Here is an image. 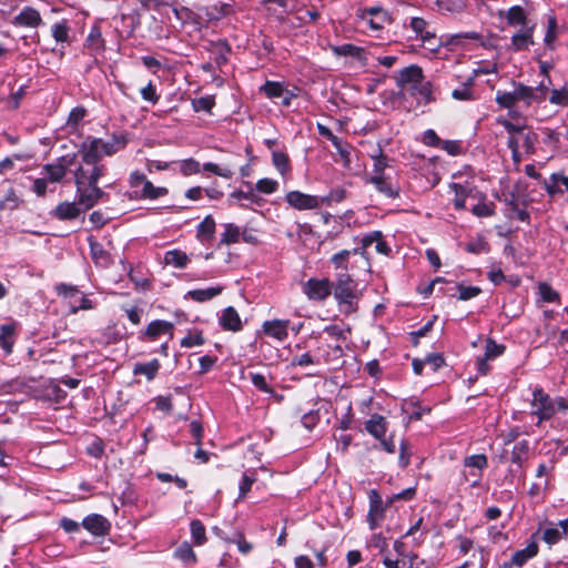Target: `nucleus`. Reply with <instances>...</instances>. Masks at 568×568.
<instances>
[{"label": "nucleus", "mask_w": 568, "mask_h": 568, "mask_svg": "<svg viewBox=\"0 0 568 568\" xmlns=\"http://www.w3.org/2000/svg\"><path fill=\"white\" fill-rule=\"evenodd\" d=\"M124 135H113L110 140L104 141L98 138H88L81 145L80 152L82 161L85 164H95L103 156H110L122 150L126 145Z\"/></svg>", "instance_id": "1"}, {"label": "nucleus", "mask_w": 568, "mask_h": 568, "mask_svg": "<svg viewBox=\"0 0 568 568\" xmlns=\"http://www.w3.org/2000/svg\"><path fill=\"white\" fill-rule=\"evenodd\" d=\"M532 415L538 416L541 420L550 419L557 412L568 409V399L557 397L551 399L541 388H535L532 392Z\"/></svg>", "instance_id": "2"}, {"label": "nucleus", "mask_w": 568, "mask_h": 568, "mask_svg": "<svg viewBox=\"0 0 568 568\" xmlns=\"http://www.w3.org/2000/svg\"><path fill=\"white\" fill-rule=\"evenodd\" d=\"M331 263L335 270L346 273L355 266L366 271H368L371 266L367 256H364V253L359 252V248L343 250L331 257Z\"/></svg>", "instance_id": "3"}, {"label": "nucleus", "mask_w": 568, "mask_h": 568, "mask_svg": "<svg viewBox=\"0 0 568 568\" xmlns=\"http://www.w3.org/2000/svg\"><path fill=\"white\" fill-rule=\"evenodd\" d=\"M536 141V133L530 130H526V128L521 131V133L509 136L508 148L511 150L513 160L517 163L520 162L523 155L521 151L525 153H532L535 150Z\"/></svg>", "instance_id": "4"}, {"label": "nucleus", "mask_w": 568, "mask_h": 568, "mask_svg": "<svg viewBox=\"0 0 568 568\" xmlns=\"http://www.w3.org/2000/svg\"><path fill=\"white\" fill-rule=\"evenodd\" d=\"M334 296L341 304H346L349 308L356 297L355 284L349 273L338 272Z\"/></svg>", "instance_id": "5"}, {"label": "nucleus", "mask_w": 568, "mask_h": 568, "mask_svg": "<svg viewBox=\"0 0 568 568\" xmlns=\"http://www.w3.org/2000/svg\"><path fill=\"white\" fill-rule=\"evenodd\" d=\"M162 336L172 339L174 336V324L163 320H155L148 324L139 335L142 342H156Z\"/></svg>", "instance_id": "6"}, {"label": "nucleus", "mask_w": 568, "mask_h": 568, "mask_svg": "<svg viewBox=\"0 0 568 568\" xmlns=\"http://www.w3.org/2000/svg\"><path fill=\"white\" fill-rule=\"evenodd\" d=\"M75 155H64L54 163L45 164L42 169L44 178L52 182H60L67 174L68 169L74 163Z\"/></svg>", "instance_id": "7"}, {"label": "nucleus", "mask_w": 568, "mask_h": 568, "mask_svg": "<svg viewBox=\"0 0 568 568\" xmlns=\"http://www.w3.org/2000/svg\"><path fill=\"white\" fill-rule=\"evenodd\" d=\"M286 202L298 211L315 210L321 206L324 199L316 195L303 193L301 191H291L285 195Z\"/></svg>", "instance_id": "8"}, {"label": "nucleus", "mask_w": 568, "mask_h": 568, "mask_svg": "<svg viewBox=\"0 0 568 568\" xmlns=\"http://www.w3.org/2000/svg\"><path fill=\"white\" fill-rule=\"evenodd\" d=\"M369 510L367 514V523L372 530L381 526L385 518V507L383 499L377 490L372 489L368 493Z\"/></svg>", "instance_id": "9"}, {"label": "nucleus", "mask_w": 568, "mask_h": 568, "mask_svg": "<svg viewBox=\"0 0 568 568\" xmlns=\"http://www.w3.org/2000/svg\"><path fill=\"white\" fill-rule=\"evenodd\" d=\"M303 292L314 301L325 300L332 292V284L327 278H310L303 284Z\"/></svg>", "instance_id": "10"}, {"label": "nucleus", "mask_w": 568, "mask_h": 568, "mask_svg": "<svg viewBox=\"0 0 568 568\" xmlns=\"http://www.w3.org/2000/svg\"><path fill=\"white\" fill-rule=\"evenodd\" d=\"M535 23H531V26H524V28H519V30L516 31L510 38L509 49L515 52L528 50L535 43Z\"/></svg>", "instance_id": "11"}, {"label": "nucleus", "mask_w": 568, "mask_h": 568, "mask_svg": "<svg viewBox=\"0 0 568 568\" xmlns=\"http://www.w3.org/2000/svg\"><path fill=\"white\" fill-rule=\"evenodd\" d=\"M85 184H77V199L79 206H82L83 210H89L93 207L99 200L104 195V192L98 186Z\"/></svg>", "instance_id": "12"}, {"label": "nucleus", "mask_w": 568, "mask_h": 568, "mask_svg": "<svg viewBox=\"0 0 568 568\" xmlns=\"http://www.w3.org/2000/svg\"><path fill=\"white\" fill-rule=\"evenodd\" d=\"M424 80L423 69L417 64H410L399 70L395 75V81L400 91L407 87H412L414 83Z\"/></svg>", "instance_id": "13"}, {"label": "nucleus", "mask_w": 568, "mask_h": 568, "mask_svg": "<svg viewBox=\"0 0 568 568\" xmlns=\"http://www.w3.org/2000/svg\"><path fill=\"white\" fill-rule=\"evenodd\" d=\"M499 19H504L509 27L531 26L528 21L527 12L520 6H513L507 10H499L497 13Z\"/></svg>", "instance_id": "14"}, {"label": "nucleus", "mask_w": 568, "mask_h": 568, "mask_svg": "<svg viewBox=\"0 0 568 568\" xmlns=\"http://www.w3.org/2000/svg\"><path fill=\"white\" fill-rule=\"evenodd\" d=\"M288 320L265 321L262 325L263 333L278 342H283L288 336Z\"/></svg>", "instance_id": "15"}, {"label": "nucleus", "mask_w": 568, "mask_h": 568, "mask_svg": "<svg viewBox=\"0 0 568 568\" xmlns=\"http://www.w3.org/2000/svg\"><path fill=\"white\" fill-rule=\"evenodd\" d=\"M402 92L414 97L418 104H427L434 100L432 84L424 80L414 83L412 87H407Z\"/></svg>", "instance_id": "16"}, {"label": "nucleus", "mask_w": 568, "mask_h": 568, "mask_svg": "<svg viewBox=\"0 0 568 568\" xmlns=\"http://www.w3.org/2000/svg\"><path fill=\"white\" fill-rule=\"evenodd\" d=\"M362 246L358 247L359 252L364 253V256H366V250L374 245L375 251L383 255H388L390 253V247L387 245V243L383 240L382 232L374 231L363 236L362 239Z\"/></svg>", "instance_id": "17"}, {"label": "nucleus", "mask_w": 568, "mask_h": 568, "mask_svg": "<svg viewBox=\"0 0 568 568\" xmlns=\"http://www.w3.org/2000/svg\"><path fill=\"white\" fill-rule=\"evenodd\" d=\"M82 526L94 536H104L110 529L108 519L99 514L87 516L82 521Z\"/></svg>", "instance_id": "18"}, {"label": "nucleus", "mask_w": 568, "mask_h": 568, "mask_svg": "<svg viewBox=\"0 0 568 568\" xmlns=\"http://www.w3.org/2000/svg\"><path fill=\"white\" fill-rule=\"evenodd\" d=\"M92 169L87 170L80 166L74 173L75 184L97 185L99 179L103 175L104 166L92 164Z\"/></svg>", "instance_id": "19"}, {"label": "nucleus", "mask_w": 568, "mask_h": 568, "mask_svg": "<svg viewBox=\"0 0 568 568\" xmlns=\"http://www.w3.org/2000/svg\"><path fill=\"white\" fill-rule=\"evenodd\" d=\"M13 24L18 27L37 28L42 24V18L37 9L24 7L19 14L14 17Z\"/></svg>", "instance_id": "20"}, {"label": "nucleus", "mask_w": 568, "mask_h": 568, "mask_svg": "<svg viewBox=\"0 0 568 568\" xmlns=\"http://www.w3.org/2000/svg\"><path fill=\"white\" fill-rule=\"evenodd\" d=\"M542 185L550 196L562 194L565 191H568V175L560 172L552 173L548 179L544 180Z\"/></svg>", "instance_id": "21"}, {"label": "nucleus", "mask_w": 568, "mask_h": 568, "mask_svg": "<svg viewBox=\"0 0 568 568\" xmlns=\"http://www.w3.org/2000/svg\"><path fill=\"white\" fill-rule=\"evenodd\" d=\"M333 52L341 57H352L356 59L362 67L367 65V52L364 48L352 43H344L333 48Z\"/></svg>", "instance_id": "22"}, {"label": "nucleus", "mask_w": 568, "mask_h": 568, "mask_svg": "<svg viewBox=\"0 0 568 568\" xmlns=\"http://www.w3.org/2000/svg\"><path fill=\"white\" fill-rule=\"evenodd\" d=\"M545 89L546 85L544 83H540V85L536 89L520 85L517 88L518 102L524 101L527 105H529L535 101H542L546 99Z\"/></svg>", "instance_id": "23"}, {"label": "nucleus", "mask_w": 568, "mask_h": 568, "mask_svg": "<svg viewBox=\"0 0 568 568\" xmlns=\"http://www.w3.org/2000/svg\"><path fill=\"white\" fill-rule=\"evenodd\" d=\"M387 420L379 414H373L369 419L365 422L366 432L375 439H383L387 432Z\"/></svg>", "instance_id": "24"}, {"label": "nucleus", "mask_w": 568, "mask_h": 568, "mask_svg": "<svg viewBox=\"0 0 568 568\" xmlns=\"http://www.w3.org/2000/svg\"><path fill=\"white\" fill-rule=\"evenodd\" d=\"M219 323L225 331L237 332L242 328L241 317L237 311L232 306L223 310Z\"/></svg>", "instance_id": "25"}, {"label": "nucleus", "mask_w": 568, "mask_h": 568, "mask_svg": "<svg viewBox=\"0 0 568 568\" xmlns=\"http://www.w3.org/2000/svg\"><path fill=\"white\" fill-rule=\"evenodd\" d=\"M488 465L487 457L484 454L471 455L465 458L464 466L466 468H474L478 471H469V475L475 477V480L471 483V486H476L481 477L480 471L485 469Z\"/></svg>", "instance_id": "26"}, {"label": "nucleus", "mask_w": 568, "mask_h": 568, "mask_svg": "<svg viewBox=\"0 0 568 568\" xmlns=\"http://www.w3.org/2000/svg\"><path fill=\"white\" fill-rule=\"evenodd\" d=\"M568 531V518L557 525L547 527L542 532V540L548 545L557 544Z\"/></svg>", "instance_id": "27"}, {"label": "nucleus", "mask_w": 568, "mask_h": 568, "mask_svg": "<svg viewBox=\"0 0 568 568\" xmlns=\"http://www.w3.org/2000/svg\"><path fill=\"white\" fill-rule=\"evenodd\" d=\"M538 545L536 541H530L525 548L515 551L511 556L509 564L513 567H523L529 559L534 558L538 554Z\"/></svg>", "instance_id": "28"}, {"label": "nucleus", "mask_w": 568, "mask_h": 568, "mask_svg": "<svg viewBox=\"0 0 568 568\" xmlns=\"http://www.w3.org/2000/svg\"><path fill=\"white\" fill-rule=\"evenodd\" d=\"M189 262V255L178 248L166 251L163 256V263L175 268H185Z\"/></svg>", "instance_id": "29"}, {"label": "nucleus", "mask_w": 568, "mask_h": 568, "mask_svg": "<svg viewBox=\"0 0 568 568\" xmlns=\"http://www.w3.org/2000/svg\"><path fill=\"white\" fill-rule=\"evenodd\" d=\"M369 183H372L379 193L387 197L394 199L398 195L397 189L385 175H372L369 178Z\"/></svg>", "instance_id": "30"}, {"label": "nucleus", "mask_w": 568, "mask_h": 568, "mask_svg": "<svg viewBox=\"0 0 568 568\" xmlns=\"http://www.w3.org/2000/svg\"><path fill=\"white\" fill-rule=\"evenodd\" d=\"M248 191H234L230 194V199L236 202L240 206L248 209L253 204H260L258 196L253 192L251 184L246 183Z\"/></svg>", "instance_id": "31"}, {"label": "nucleus", "mask_w": 568, "mask_h": 568, "mask_svg": "<svg viewBox=\"0 0 568 568\" xmlns=\"http://www.w3.org/2000/svg\"><path fill=\"white\" fill-rule=\"evenodd\" d=\"M18 327L16 321L0 325V344L7 354L12 352L13 341L11 339Z\"/></svg>", "instance_id": "32"}, {"label": "nucleus", "mask_w": 568, "mask_h": 568, "mask_svg": "<svg viewBox=\"0 0 568 568\" xmlns=\"http://www.w3.org/2000/svg\"><path fill=\"white\" fill-rule=\"evenodd\" d=\"M222 292H223V286L216 285V286H211V287H206V288H197V290L189 291L186 296L195 302L203 303V302L210 301V300L219 296Z\"/></svg>", "instance_id": "33"}, {"label": "nucleus", "mask_w": 568, "mask_h": 568, "mask_svg": "<svg viewBox=\"0 0 568 568\" xmlns=\"http://www.w3.org/2000/svg\"><path fill=\"white\" fill-rule=\"evenodd\" d=\"M81 213V209L75 202L60 203L54 210V216L59 220H73Z\"/></svg>", "instance_id": "34"}, {"label": "nucleus", "mask_w": 568, "mask_h": 568, "mask_svg": "<svg viewBox=\"0 0 568 568\" xmlns=\"http://www.w3.org/2000/svg\"><path fill=\"white\" fill-rule=\"evenodd\" d=\"M160 366L161 365L158 359H152L148 363H136L133 367V374L144 375L148 381H152L156 376Z\"/></svg>", "instance_id": "35"}, {"label": "nucleus", "mask_w": 568, "mask_h": 568, "mask_svg": "<svg viewBox=\"0 0 568 568\" xmlns=\"http://www.w3.org/2000/svg\"><path fill=\"white\" fill-rule=\"evenodd\" d=\"M272 163L277 172L285 176L291 171V163L288 155L280 150L272 151Z\"/></svg>", "instance_id": "36"}, {"label": "nucleus", "mask_w": 568, "mask_h": 568, "mask_svg": "<svg viewBox=\"0 0 568 568\" xmlns=\"http://www.w3.org/2000/svg\"><path fill=\"white\" fill-rule=\"evenodd\" d=\"M70 31L67 20L57 22L51 28L52 37L58 43H69L71 41Z\"/></svg>", "instance_id": "37"}, {"label": "nucleus", "mask_w": 568, "mask_h": 568, "mask_svg": "<svg viewBox=\"0 0 568 568\" xmlns=\"http://www.w3.org/2000/svg\"><path fill=\"white\" fill-rule=\"evenodd\" d=\"M233 12L231 3L220 2L206 8V16L210 20H220Z\"/></svg>", "instance_id": "38"}, {"label": "nucleus", "mask_w": 568, "mask_h": 568, "mask_svg": "<svg viewBox=\"0 0 568 568\" xmlns=\"http://www.w3.org/2000/svg\"><path fill=\"white\" fill-rule=\"evenodd\" d=\"M215 232V221L211 215H207L199 225H197V237L200 241L204 242L211 240Z\"/></svg>", "instance_id": "39"}, {"label": "nucleus", "mask_w": 568, "mask_h": 568, "mask_svg": "<svg viewBox=\"0 0 568 568\" xmlns=\"http://www.w3.org/2000/svg\"><path fill=\"white\" fill-rule=\"evenodd\" d=\"M373 160L372 175H385V170L389 165V159L378 148L376 153L371 155Z\"/></svg>", "instance_id": "40"}, {"label": "nucleus", "mask_w": 568, "mask_h": 568, "mask_svg": "<svg viewBox=\"0 0 568 568\" xmlns=\"http://www.w3.org/2000/svg\"><path fill=\"white\" fill-rule=\"evenodd\" d=\"M241 231L240 227L233 223L224 224V232L221 234V244H233L240 241Z\"/></svg>", "instance_id": "41"}, {"label": "nucleus", "mask_w": 568, "mask_h": 568, "mask_svg": "<svg viewBox=\"0 0 568 568\" xmlns=\"http://www.w3.org/2000/svg\"><path fill=\"white\" fill-rule=\"evenodd\" d=\"M285 87L281 82L276 81H266L262 87L261 91L268 98V99H278L283 94H285Z\"/></svg>", "instance_id": "42"}, {"label": "nucleus", "mask_w": 568, "mask_h": 568, "mask_svg": "<svg viewBox=\"0 0 568 568\" xmlns=\"http://www.w3.org/2000/svg\"><path fill=\"white\" fill-rule=\"evenodd\" d=\"M168 190L165 187L154 186L150 181L144 182L140 191L141 197L149 200H156L164 196Z\"/></svg>", "instance_id": "43"}, {"label": "nucleus", "mask_w": 568, "mask_h": 568, "mask_svg": "<svg viewBox=\"0 0 568 568\" xmlns=\"http://www.w3.org/2000/svg\"><path fill=\"white\" fill-rule=\"evenodd\" d=\"M529 452V443L527 440L518 442L511 452V462L519 466L527 459Z\"/></svg>", "instance_id": "44"}, {"label": "nucleus", "mask_w": 568, "mask_h": 568, "mask_svg": "<svg viewBox=\"0 0 568 568\" xmlns=\"http://www.w3.org/2000/svg\"><path fill=\"white\" fill-rule=\"evenodd\" d=\"M175 558L180 559L184 564H193L196 561L195 552L187 542H182L174 551Z\"/></svg>", "instance_id": "45"}, {"label": "nucleus", "mask_w": 568, "mask_h": 568, "mask_svg": "<svg viewBox=\"0 0 568 568\" xmlns=\"http://www.w3.org/2000/svg\"><path fill=\"white\" fill-rule=\"evenodd\" d=\"M450 189L455 193L454 206L457 210H464L465 209V204H466V197L468 195L467 187L462 185V184H459V183H452L450 184Z\"/></svg>", "instance_id": "46"}, {"label": "nucleus", "mask_w": 568, "mask_h": 568, "mask_svg": "<svg viewBox=\"0 0 568 568\" xmlns=\"http://www.w3.org/2000/svg\"><path fill=\"white\" fill-rule=\"evenodd\" d=\"M88 47L93 51H101L104 47V40L102 39L101 30L98 27H93L87 38Z\"/></svg>", "instance_id": "47"}, {"label": "nucleus", "mask_w": 568, "mask_h": 568, "mask_svg": "<svg viewBox=\"0 0 568 568\" xmlns=\"http://www.w3.org/2000/svg\"><path fill=\"white\" fill-rule=\"evenodd\" d=\"M191 535L195 545L201 546L206 540L205 527L203 524L194 519L190 524Z\"/></svg>", "instance_id": "48"}, {"label": "nucleus", "mask_w": 568, "mask_h": 568, "mask_svg": "<svg viewBox=\"0 0 568 568\" xmlns=\"http://www.w3.org/2000/svg\"><path fill=\"white\" fill-rule=\"evenodd\" d=\"M496 102L504 108H511L516 102H518L517 88L513 92L498 91L496 94Z\"/></svg>", "instance_id": "49"}, {"label": "nucleus", "mask_w": 568, "mask_h": 568, "mask_svg": "<svg viewBox=\"0 0 568 568\" xmlns=\"http://www.w3.org/2000/svg\"><path fill=\"white\" fill-rule=\"evenodd\" d=\"M538 292L544 302L547 303H554L559 302V293L555 291L550 285L547 283H540L538 286Z\"/></svg>", "instance_id": "50"}, {"label": "nucleus", "mask_w": 568, "mask_h": 568, "mask_svg": "<svg viewBox=\"0 0 568 568\" xmlns=\"http://www.w3.org/2000/svg\"><path fill=\"white\" fill-rule=\"evenodd\" d=\"M549 102L559 106H568V90L565 87L554 89L550 93Z\"/></svg>", "instance_id": "51"}, {"label": "nucleus", "mask_w": 568, "mask_h": 568, "mask_svg": "<svg viewBox=\"0 0 568 568\" xmlns=\"http://www.w3.org/2000/svg\"><path fill=\"white\" fill-rule=\"evenodd\" d=\"M255 189L264 194H273L278 190V182L273 179L264 178L256 182Z\"/></svg>", "instance_id": "52"}, {"label": "nucleus", "mask_w": 568, "mask_h": 568, "mask_svg": "<svg viewBox=\"0 0 568 568\" xmlns=\"http://www.w3.org/2000/svg\"><path fill=\"white\" fill-rule=\"evenodd\" d=\"M321 345L318 346V349L323 352V355H325V362L329 361L331 355L334 358H339L343 354V348L339 344L331 345L329 343H323L320 342Z\"/></svg>", "instance_id": "53"}, {"label": "nucleus", "mask_w": 568, "mask_h": 568, "mask_svg": "<svg viewBox=\"0 0 568 568\" xmlns=\"http://www.w3.org/2000/svg\"><path fill=\"white\" fill-rule=\"evenodd\" d=\"M20 199L16 194V192L10 189L3 196V199L0 201V209L1 210H9L12 211L19 206Z\"/></svg>", "instance_id": "54"}, {"label": "nucleus", "mask_w": 568, "mask_h": 568, "mask_svg": "<svg viewBox=\"0 0 568 568\" xmlns=\"http://www.w3.org/2000/svg\"><path fill=\"white\" fill-rule=\"evenodd\" d=\"M252 384L263 393L273 394L272 387L268 385L265 375L261 373H250Z\"/></svg>", "instance_id": "55"}, {"label": "nucleus", "mask_w": 568, "mask_h": 568, "mask_svg": "<svg viewBox=\"0 0 568 568\" xmlns=\"http://www.w3.org/2000/svg\"><path fill=\"white\" fill-rule=\"evenodd\" d=\"M203 170L224 179H231L233 176V171L229 166H220L212 162L205 163Z\"/></svg>", "instance_id": "56"}, {"label": "nucleus", "mask_w": 568, "mask_h": 568, "mask_svg": "<svg viewBox=\"0 0 568 568\" xmlns=\"http://www.w3.org/2000/svg\"><path fill=\"white\" fill-rule=\"evenodd\" d=\"M204 344L202 333L199 331L190 332L185 337L181 339V346L191 348Z\"/></svg>", "instance_id": "57"}, {"label": "nucleus", "mask_w": 568, "mask_h": 568, "mask_svg": "<svg viewBox=\"0 0 568 568\" xmlns=\"http://www.w3.org/2000/svg\"><path fill=\"white\" fill-rule=\"evenodd\" d=\"M471 212L478 217L491 216L495 214V204L493 202H480L471 209Z\"/></svg>", "instance_id": "58"}, {"label": "nucleus", "mask_w": 568, "mask_h": 568, "mask_svg": "<svg viewBox=\"0 0 568 568\" xmlns=\"http://www.w3.org/2000/svg\"><path fill=\"white\" fill-rule=\"evenodd\" d=\"M179 168L183 175L197 174L201 170L200 163L194 159H186L181 161Z\"/></svg>", "instance_id": "59"}, {"label": "nucleus", "mask_w": 568, "mask_h": 568, "mask_svg": "<svg viewBox=\"0 0 568 568\" xmlns=\"http://www.w3.org/2000/svg\"><path fill=\"white\" fill-rule=\"evenodd\" d=\"M470 83L471 80H469V83H465L460 88L455 89L452 93L453 98L459 101L473 100L474 93L471 91Z\"/></svg>", "instance_id": "60"}, {"label": "nucleus", "mask_w": 568, "mask_h": 568, "mask_svg": "<svg viewBox=\"0 0 568 568\" xmlns=\"http://www.w3.org/2000/svg\"><path fill=\"white\" fill-rule=\"evenodd\" d=\"M481 36L478 32L469 31V32H460L449 37L448 43L456 45L459 44L463 40H474L479 41Z\"/></svg>", "instance_id": "61"}, {"label": "nucleus", "mask_w": 568, "mask_h": 568, "mask_svg": "<svg viewBox=\"0 0 568 568\" xmlns=\"http://www.w3.org/2000/svg\"><path fill=\"white\" fill-rule=\"evenodd\" d=\"M504 349L505 348L503 345L497 344L493 339H488L486 343V346H485V355L484 356L486 357V359H493V358H496L497 356L501 355Z\"/></svg>", "instance_id": "62"}, {"label": "nucleus", "mask_w": 568, "mask_h": 568, "mask_svg": "<svg viewBox=\"0 0 568 568\" xmlns=\"http://www.w3.org/2000/svg\"><path fill=\"white\" fill-rule=\"evenodd\" d=\"M457 290L459 292L458 297L462 301H468L470 298H474L481 292V290L477 286H465L463 284H458Z\"/></svg>", "instance_id": "63"}, {"label": "nucleus", "mask_w": 568, "mask_h": 568, "mask_svg": "<svg viewBox=\"0 0 568 568\" xmlns=\"http://www.w3.org/2000/svg\"><path fill=\"white\" fill-rule=\"evenodd\" d=\"M140 92L142 99L152 104H156L160 99L152 82H149L145 87H143Z\"/></svg>", "instance_id": "64"}]
</instances>
